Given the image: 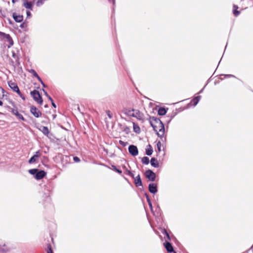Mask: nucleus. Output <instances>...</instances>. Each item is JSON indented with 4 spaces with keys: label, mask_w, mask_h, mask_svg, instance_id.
Here are the masks:
<instances>
[{
    "label": "nucleus",
    "mask_w": 253,
    "mask_h": 253,
    "mask_svg": "<svg viewBox=\"0 0 253 253\" xmlns=\"http://www.w3.org/2000/svg\"><path fill=\"white\" fill-rule=\"evenodd\" d=\"M142 162L144 164L147 165L149 163V159L147 157H144L142 159Z\"/></svg>",
    "instance_id": "nucleus-25"
},
{
    "label": "nucleus",
    "mask_w": 253,
    "mask_h": 253,
    "mask_svg": "<svg viewBox=\"0 0 253 253\" xmlns=\"http://www.w3.org/2000/svg\"><path fill=\"white\" fill-rule=\"evenodd\" d=\"M16 0H12V3H15Z\"/></svg>",
    "instance_id": "nucleus-44"
},
{
    "label": "nucleus",
    "mask_w": 253,
    "mask_h": 253,
    "mask_svg": "<svg viewBox=\"0 0 253 253\" xmlns=\"http://www.w3.org/2000/svg\"><path fill=\"white\" fill-rule=\"evenodd\" d=\"M0 37L4 39H5L6 42L9 43V45H8V48H9L13 44V41L9 35L6 34L3 32H0Z\"/></svg>",
    "instance_id": "nucleus-5"
},
{
    "label": "nucleus",
    "mask_w": 253,
    "mask_h": 253,
    "mask_svg": "<svg viewBox=\"0 0 253 253\" xmlns=\"http://www.w3.org/2000/svg\"><path fill=\"white\" fill-rule=\"evenodd\" d=\"M151 165L152 166L155 168L159 167V163L156 159L152 158L151 160Z\"/></svg>",
    "instance_id": "nucleus-18"
},
{
    "label": "nucleus",
    "mask_w": 253,
    "mask_h": 253,
    "mask_svg": "<svg viewBox=\"0 0 253 253\" xmlns=\"http://www.w3.org/2000/svg\"><path fill=\"white\" fill-rule=\"evenodd\" d=\"M13 18L14 20L17 22H20L23 20V17L21 15H17L16 13H14L13 14Z\"/></svg>",
    "instance_id": "nucleus-15"
},
{
    "label": "nucleus",
    "mask_w": 253,
    "mask_h": 253,
    "mask_svg": "<svg viewBox=\"0 0 253 253\" xmlns=\"http://www.w3.org/2000/svg\"><path fill=\"white\" fill-rule=\"evenodd\" d=\"M12 57L15 59L16 61L18 60V57L17 54L15 52L14 50L12 51Z\"/></svg>",
    "instance_id": "nucleus-28"
},
{
    "label": "nucleus",
    "mask_w": 253,
    "mask_h": 253,
    "mask_svg": "<svg viewBox=\"0 0 253 253\" xmlns=\"http://www.w3.org/2000/svg\"><path fill=\"white\" fill-rule=\"evenodd\" d=\"M127 115L136 118L137 120L141 121L142 122H143L145 119L144 115L138 110L132 109L131 110H128L127 112Z\"/></svg>",
    "instance_id": "nucleus-2"
},
{
    "label": "nucleus",
    "mask_w": 253,
    "mask_h": 253,
    "mask_svg": "<svg viewBox=\"0 0 253 253\" xmlns=\"http://www.w3.org/2000/svg\"><path fill=\"white\" fill-rule=\"evenodd\" d=\"M157 148H158L159 152H160L161 150V146H162L161 143L160 142H158L157 144Z\"/></svg>",
    "instance_id": "nucleus-33"
},
{
    "label": "nucleus",
    "mask_w": 253,
    "mask_h": 253,
    "mask_svg": "<svg viewBox=\"0 0 253 253\" xmlns=\"http://www.w3.org/2000/svg\"><path fill=\"white\" fill-rule=\"evenodd\" d=\"M112 1H113V2L114 3V0H112Z\"/></svg>",
    "instance_id": "nucleus-48"
},
{
    "label": "nucleus",
    "mask_w": 253,
    "mask_h": 253,
    "mask_svg": "<svg viewBox=\"0 0 253 253\" xmlns=\"http://www.w3.org/2000/svg\"><path fill=\"white\" fill-rule=\"evenodd\" d=\"M167 110L164 108H160L158 110V114L159 115H164L166 114Z\"/></svg>",
    "instance_id": "nucleus-23"
},
{
    "label": "nucleus",
    "mask_w": 253,
    "mask_h": 253,
    "mask_svg": "<svg viewBox=\"0 0 253 253\" xmlns=\"http://www.w3.org/2000/svg\"><path fill=\"white\" fill-rule=\"evenodd\" d=\"M30 112L36 118H39L42 115V113L34 106L31 107Z\"/></svg>",
    "instance_id": "nucleus-9"
},
{
    "label": "nucleus",
    "mask_w": 253,
    "mask_h": 253,
    "mask_svg": "<svg viewBox=\"0 0 253 253\" xmlns=\"http://www.w3.org/2000/svg\"><path fill=\"white\" fill-rule=\"evenodd\" d=\"M44 0H38L37 2V5L38 6H40L43 3V1Z\"/></svg>",
    "instance_id": "nucleus-32"
},
{
    "label": "nucleus",
    "mask_w": 253,
    "mask_h": 253,
    "mask_svg": "<svg viewBox=\"0 0 253 253\" xmlns=\"http://www.w3.org/2000/svg\"><path fill=\"white\" fill-rule=\"evenodd\" d=\"M41 154L40 151H37L36 154L31 158V159L29 161V163L30 164H33L35 163L37 159L40 157Z\"/></svg>",
    "instance_id": "nucleus-11"
},
{
    "label": "nucleus",
    "mask_w": 253,
    "mask_h": 253,
    "mask_svg": "<svg viewBox=\"0 0 253 253\" xmlns=\"http://www.w3.org/2000/svg\"><path fill=\"white\" fill-rule=\"evenodd\" d=\"M31 95L33 99L40 104H42V99L38 91L34 90L31 92Z\"/></svg>",
    "instance_id": "nucleus-3"
},
{
    "label": "nucleus",
    "mask_w": 253,
    "mask_h": 253,
    "mask_svg": "<svg viewBox=\"0 0 253 253\" xmlns=\"http://www.w3.org/2000/svg\"><path fill=\"white\" fill-rule=\"evenodd\" d=\"M147 202L148 203V205H149L151 210H152V203H151V202L150 201V200L148 198H147Z\"/></svg>",
    "instance_id": "nucleus-34"
},
{
    "label": "nucleus",
    "mask_w": 253,
    "mask_h": 253,
    "mask_svg": "<svg viewBox=\"0 0 253 253\" xmlns=\"http://www.w3.org/2000/svg\"><path fill=\"white\" fill-rule=\"evenodd\" d=\"M46 174V172L43 170H39L37 169V172L35 175V178L39 180L42 178Z\"/></svg>",
    "instance_id": "nucleus-10"
},
{
    "label": "nucleus",
    "mask_w": 253,
    "mask_h": 253,
    "mask_svg": "<svg viewBox=\"0 0 253 253\" xmlns=\"http://www.w3.org/2000/svg\"><path fill=\"white\" fill-rule=\"evenodd\" d=\"M149 190L152 193H156L157 192V187L156 184L155 183L149 184Z\"/></svg>",
    "instance_id": "nucleus-12"
},
{
    "label": "nucleus",
    "mask_w": 253,
    "mask_h": 253,
    "mask_svg": "<svg viewBox=\"0 0 253 253\" xmlns=\"http://www.w3.org/2000/svg\"><path fill=\"white\" fill-rule=\"evenodd\" d=\"M8 251V249L6 247L4 243L0 241V253H6Z\"/></svg>",
    "instance_id": "nucleus-14"
},
{
    "label": "nucleus",
    "mask_w": 253,
    "mask_h": 253,
    "mask_svg": "<svg viewBox=\"0 0 253 253\" xmlns=\"http://www.w3.org/2000/svg\"><path fill=\"white\" fill-rule=\"evenodd\" d=\"M0 37L4 39H5L6 42L9 43V45H8V48H9L13 44V41L9 35L6 34L3 32H0Z\"/></svg>",
    "instance_id": "nucleus-6"
},
{
    "label": "nucleus",
    "mask_w": 253,
    "mask_h": 253,
    "mask_svg": "<svg viewBox=\"0 0 253 253\" xmlns=\"http://www.w3.org/2000/svg\"><path fill=\"white\" fill-rule=\"evenodd\" d=\"M12 113L15 115V116H16L19 119L24 121V117H23V116L19 114L18 111H17V110L16 109H12Z\"/></svg>",
    "instance_id": "nucleus-17"
},
{
    "label": "nucleus",
    "mask_w": 253,
    "mask_h": 253,
    "mask_svg": "<svg viewBox=\"0 0 253 253\" xmlns=\"http://www.w3.org/2000/svg\"><path fill=\"white\" fill-rule=\"evenodd\" d=\"M164 245L165 248L166 249V250H167V251L168 252H169V253L173 252V253H175V252H174L173 251V247L170 243H169L168 242H166V243H165L164 244Z\"/></svg>",
    "instance_id": "nucleus-13"
},
{
    "label": "nucleus",
    "mask_w": 253,
    "mask_h": 253,
    "mask_svg": "<svg viewBox=\"0 0 253 253\" xmlns=\"http://www.w3.org/2000/svg\"><path fill=\"white\" fill-rule=\"evenodd\" d=\"M129 153L133 156H136L138 154V151L136 146L130 145L128 147Z\"/></svg>",
    "instance_id": "nucleus-8"
},
{
    "label": "nucleus",
    "mask_w": 253,
    "mask_h": 253,
    "mask_svg": "<svg viewBox=\"0 0 253 253\" xmlns=\"http://www.w3.org/2000/svg\"><path fill=\"white\" fill-rule=\"evenodd\" d=\"M120 143L121 144H123V142H122V141H120Z\"/></svg>",
    "instance_id": "nucleus-46"
},
{
    "label": "nucleus",
    "mask_w": 253,
    "mask_h": 253,
    "mask_svg": "<svg viewBox=\"0 0 253 253\" xmlns=\"http://www.w3.org/2000/svg\"><path fill=\"white\" fill-rule=\"evenodd\" d=\"M164 232H165V233H166V236H167V237L168 239L169 240V239H170V237H169V234L167 232V231H166V230H165V231H164Z\"/></svg>",
    "instance_id": "nucleus-40"
},
{
    "label": "nucleus",
    "mask_w": 253,
    "mask_h": 253,
    "mask_svg": "<svg viewBox=\"0 0 253 253\" xmlns=\"http://www.w3.org/2000/svg\"><path fill=\"white\" fill-rule=\"evenodd\" d=\"M30 72L32 74V75L36 77L37 78L39 77L38 75L37 74V73H36V72L34 70H33V69H31L30 71Z\"/></svg>",
    "instance_id": "nucleus-30"
},
{
    "label": "nucleus",
    "mask_w": 253,
    "mask_h": 253,
    "mask_svg": "<svg viewBox=\"0 0 253 253\" xmlns=\"http://www.w3.org/2000/svg\"><path fill=\"white\" fill-rule=\"evenodd\" d=\"M3 104L2 102L0 100V106H2Z\"/></svg>",
    "instance_id": "nucleus-43"
},
{
    "label": "nucleus",
    "mask_w": 253,
    "mask_h": 253,
    "mask_svg": "<svg viewBox=\"0 0 253 253\" xmlns=\"http://www.w3.org/2000/svg\"><path fill=\"white\" fill-rule=\"evenodd\" d=\"M133 130L137 133H139L140 131V129L139 126L134 123H133Z\"/></svg>",
    "instance_id": "nucleus-24"
},
{
    "label": "nucleus",
    "mask_w": 253,
    "mask_h": 253,
    "mask_svg": "<svg viewBox=\"0 0 253 253\" xmlns=\"http://www.w3.org/2000/svg\"><path fill=\"white\" fill-rule=\"evenodd\" d=\"M38 80L41 83V84H42L43 86V87H45V85L44 84H43V83L42 82V80H41V79L40 78V77L39 76L38 78H37Z\"/></svg>",
    "instance_id": "nucleus-36"
},
{
    "label": "nucleus",
    "mask_w": 253,
    "mask_h": 253,
    "mask_svg": "<svg viewBox=\"0 0 253 253\" xmlns=\"http://www.w3.org/2000/svg\"><path fill=\"white\" fill-rule=\"evenodd\" d=\"M112 169L114 170H115L116 171H117V172H118L120 174H121L122 171V170L118 169L114 165H112Z\"/></svg>",
    "instance_id": "nucleus-29"
},
{
    "label": "nucleus",
    "mask_w": 253,
    "mask_h": 253,
    "mask_svg": "<svg viewBox=\"0 0 253 253\" xmlns=\"http://www.w3.org/2000/svg\"><path fill=\"white\" fill-rule=\"evenodd\" d=\"M145 175L147 178L152 181H154L156 178V174L151 170L148 169L145 172Z\"/></svg>",
    "instance_id": "nucleus-7"
},
{
    "label": "nucleus",
    "mask_w": 253,
    "mask_h": 253,
    "mask_svg": "<svg viewBox=\"0 0 253 253\" xmlns=\"http://www.w3.org/2000/svg\"><path fill=\"white\" fill-rule=\"evenodd\" d=\"M127 174L132 177H134L133 174L129 170L127 171Z\"/></svg>",
    "instance_id": "nucleus-39"
},
{
    "label": "nucleus",
    "mask_w": 253,
    "mask_h": 253,
    "mask_svg": "<svg viewBox=\"0 0 253 253\" xmlns=\"http://www.w3.org/2000/svg\"><path fill=\"white\" fill-rule=\"evenodd\" d=\"M201 99V96H198L196 97H195L192 100V103H193L194 106H196L198 103L199 102V100Z\"/></svg>",
    "instance_id": "nucleus-21"
},
{
    "label": "nucleus",
    "mask_w": 253,
    "mask_h": 253,
    "mask_svg": "<svg viewBox=\"0 0 253 253\" xmlns=\"http://www.w3.org/2000/svg\"><path fill=\"white\" fill-rule=\"evenodd\" d=\"M107 115L110 118H112V115L110 114V111H108L107 112Z\"/></svg>",
    "instance_id": "nucleus-41"
},
{
    "label": "nucleus",
    "mask_w": 253,
    "mask_h": 253,
    "mask_svg": "<svg viewBox=\"0 0 253 253\" xmlns=\"http://www.w3.org/2000/svg\"><path fill=\"white\" fill-rule=\"evenodd\" d=\"M149 122L159 137H162L164 135L165 127L161 121L155 117H150Z\"/></svg>",
    "instance_id": "nucleus-1"
},
{
    "label": "nucleus",
    "mask_w": 253,
    "mask_h": 253,
    "mask_svg": "<svg viewBox=\"0 0 253 253\" xmlns=\"http://www.w3.org/2000/svg\"><path fill=\"white\" fill-rule=\"evenodd\" d=\"M26 14H27V15L28 17H31V12L30 11H27Z\"/></svg>",
    "instance_id": "nucleus-38"
},
{
    "label": "nucleus",
    "mask_w": 253,
    "mask_h": 253,
    "mask_svg": "<svg viewBox=\"0 0 253 253\" xmlns=\"http://www.w3.org/2000/svg\"><path fill=\"white\" fill-rule=\"evenodd\" d=\"M55 117H56V115H53V119H54L55 118Z\"/></svg>",
    "instance_id": "nucleus-45"
},
{
    "label": "nucleus",
    "mask_w": 253,
    "mask_h": 253,
    "mask_svg": "<svg viewBox=\"0 0 253 253\" xmlns=\"http://www.w3.org/2000/svg\"><path fill=\"white\" fill-rule=\"evenodd\" d=\"M233 7L234 8V12H233L235 16L238 15L240 14V12L239 11L237 10V9L238 8V7L235 5H234Z\"/></svg>",
    "instance_id": "nucleus-26"
},
{
    "label": "nucleus",
    "mask_w": 253,
    "mask_h": 253,
    "mask_svg": "<svg viewBox=\"0 0 253 253\" xmlns=\"http://www.w3.org/2000/svg\"><path fill=\"white\" fill-rule=\"evenodd\" d=\"M135 184L136 186L142 185V182L139 175H138L134 179Z\"/></svg>",
    "instance_id": "nucleus-16"
},
{
    "label": "nucleus",
    "mask_w": 253,
    "mask_h": 253,
    "mask_svg": "<svg viewBox=\"0 0 253 253\" xmlns=\"http://www.w3.org/2000/svg\"><path fill=\"white\" fill-rule=\"evenodd\" d=\"M40 130L45 135H47L49 133L48 129L46 126H42Z\"/></svg>",
    "instance_id": "nucleus-22"
},
{
    "label": "nucleus",
    "mask_w": 253,
    "mask_h": 253,
    "mask_svg": "<svg viewBox=\"0 0 253 253\" xmlns=\"http://www.w3.org/2000/svg\"><path fill=\"white\" fill-rule=\"evenodd\" d=\"M37 169H29V172L31 174H33V175H34V174H36V173L37 172Z\"/></svg>",
    "instance_id": "nucleus-27"
},
{
    "label": "nucleus",
    "mask_w": 253,
    "mask_h": 253,
    "mask_svg": "<svg viewBox=\"0 0 253 253\" xmlns=\"http://www.w3.org/2000/svg\"><path fill=\"white\" fill-rule=\"evenodd\" d=\"M153 150L150 145H148L146 149V154L150 156L152 155Z\"/></svg>",
    "instance_id": "nucleus-20"
},
{
    "label": "nucleus",
    "mask_w": 253,
    "mask_h": 253,
    "mask_svg": "<svg viewBox=\"0 0 253 253\" xmlns=\"http://www.w3.org/2000/svg\"><path fill=\"white\" fill-rule=\"evenodd\" d=\"M47 252V253H53L52 249H51V248L50 246H49V247H48V249Z\"/></svg>",
    "instance_id": "nucleus-37"
},
{
    "label": "nucleus",
    "mask_w": 253,
    "mask_h": 253,
    "mask_svg": "<svg viewBox=\"0 0 253 253\" xmlns=\"http://www.w3.org/2000/svg\"><path fill=\"white\" fill-rule=\"evenodd\" d=\"M23 5L27 9H29L31 10H33V4L31 2L25 1L23 3Z\"/></svg>",
    "instance_id": "nucleus-19"
},
{
    "label": "nucleus",
    "mask_w": 253,
    "mask_h": 253,
    "mask_svg": "<svg viewBox=\"0 0 253 253\" xmlns=\"http://www.w3.org/2000/svg\"><path fill=\"white\" fill-rule=\"evenodd\" d=\"M202 91H203V89H202V90H201L200 91V92H199V93L202 92Z\"/></svg>",
    "instance_id": "nucleus-47"
},
{
    "label": "nucleus",
    "mask_w": 253,
    "mask_h": 253,
    "mask_svg": "<svg viewBox=\"0 0 253 253\" xmlns=\"http://www.w3.org/2000/svg\"><path fill=\"white\" fill-rule=\"evenodd\" d=\"M51 103H52V105L53 106V107H54V108H56V105L55 104V103L53 102V101L52 100V101H51Z\"/></svg>",
    "instance_id": "nucleus-42"
},
{
    "label": "nucleus",
    "mask_w": 253,
    "mask_h": 253,
    "mask_svg": "<svg viewBox=\"0 0 253 253\" xmlns=\"http://www.w3.org/2000/svg\"><path fill=\"white\" fill-rule=\"evenodd\" d=\"M9 86L15 92H17L18 95L23 99H25V97L21 94L20 91L19 89V88L17 85L14 83L9 82H8Z\"/></svg>",
    "instance_id": "nucleus-4"
},
{
    "label": "nucleus",
    "mask_w": 253,
    "mask_h": 253,
    "mask_svg": "<svg viewBox=\"0 0 253 253\" xmlns=\"http://www.w3.org/2000/svg\"><path fill=\"white\" fill-rule=\"evenodd\" d=\"M74 160L75 162H79L80 161V159L77 157H74Z\"/></svg>",
    "instance_id": "nucleus-35"
},
{
    "label": "nucleus",
    "mask_w": 253,
    "mask_h": 253,
    "mask_svg": "<svg viewBox=\"0 0 253 253\" xmlns=\"http://www.w3.org/2000/svg\"><path fill=\"white\" fill-rule=\"evenodd\" d=\"M43 90V91L44 92V95L51 101H52V99L51 98V97L48 94V93H47V92L44 90L43 89H42Z\"/></svg>",
    "instance_id": "nucleus-31"
}]
</instances>
